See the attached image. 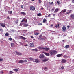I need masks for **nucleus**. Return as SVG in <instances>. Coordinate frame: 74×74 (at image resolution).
I'll use <instances>...</instances> for the list:
<instances>
[{
    "instance_id": "1",
    "label": "nucleus",
    "mask_w": 74,
    "mask_h": 74,
    "mask_svg": "<svg viewBox=\"0 0 74 74\" xmlns=\"http://www.w3.org/2000/svg\"><path fill=\"white\" fill-rule=\"evenodd\" d=\"M58 52L55 50H51L50 52V54L51 55H56Z\"/></svg>"
},
{
    "instance_id": "2",
    "label": "nucleus",
    "mask_w": 74,
    "mask_h": 74,
    "mask_svg": "<svg viewBox=\"0 0 74 74\" xmlns=\"http://www.w3.org/2000/svg\"><path fill=\"white\" fill-rule=\"evenodd\" d=\"M62 30L63 32H66V30H67L66 27L65 26H63L62 28Z\"/></svg>"
},
{
    "instance_id": "3",
    "label": "nucleus",
    "mask_w": 74,
    "mask_h": 74,
    "mask_svg": "<svg viewBox=\"0 0 74 74\" xmlns=\"http://www.w3.org/2000/svg\"><path fill=\"white\" fill-rule=\"evenodd\" d=\"M30 10L31 11H34V10H35V7H34V6H31Z\"/></svg>"
},
{
    "instance_id": "4",
    "label": "nucleus",
    "mask_w": 74,
    "mask_h": 74,
    "mask_svg": "<svg viewBox=\"0 0 74 74\" xmlns=\"http://www.w3.org/2000/svg\"><path fill=\"white\" fill-rule=\"evenodd\" d=\"M19 37L20 39H22V40H26V38L22 36H19Z\"/></svg>"
},
{
    "instance_id": "5",
    "label": "nucleus",
    "mask_w": 74,
    "mask_h": 74,
    "mask_svg": "<svg viewBox=\"0 0 74 74\" xmlns=\"http://www.w3.org/2000/svg\"><path fill=\"white\" fill-rule=\"evenodd\" d=\"M0 24L1 26L3 27H5V23H1Z\"/></svg>"
},
{
    "instance_id": "6",
    "label": "nucleus",
    "mask_w": 74,
    "mask_h": 74,
    "mask_svg": "<svg viewBox=\"0 0 74 74\" xmlns=\"http://www.w3.org/2000/svg\"><path fill=\"white\" fill-rule=\"evenodd\" d=\"M67 11V9H65L63 10H62V11L60 12L61 13H64V12H66Z\"/></svg>"
},
{
    "instance_id": "7",
    "label": "nucleus",
    "mask_w": 74,
    "mask_h": 74,
    "mask_svg": "<svg viewBox=\"0 0 74 74\" xmlns=\"http://www.w3.org/2000/svg\"><path fill=\"white\" fill-rule=\"evenodd\" d=\"M16 54L17 55H22V53L17 51H15Z\"/></svg>"
},
{
    "instance_id": "8",
    "label": "nucleus",
    "mask_w": 74,
    "mask_h": 74,
    "mask_svg": "<svg viewBox=\"0 0 74 74\" xmlns=\"http://www.w3.org/2000/svg\"><path fill=\"white\" fill-rule=\"evenodd\" d=\"M70 16L71 19H74V14H71L70 15Z\"/></svg>"
},
{
    "instance_id": "9",
    "label": "nucleus",
    "mask_w": 74,
    "mask_h": 74,
    "mask_svg": "<svg viewBox=\"0 0 74 74\" xmlns=\"http://www.w3.org/2000/svg\"><path fill=\"white\" fill-rule=\"evenodd\" d=\"M29 45L30 47H34V44L33 43H30Z\"/></svg>"
},
{
    "instance_id": "10",
    "label": "nucleus",
    "mask_w": 74,
    "mask_h": 74,
    "mask_svg": "<svg viewBox=\"0 0 74 74\" xmlns=\"http://www.w3.org/2000/svg\"><path fill=\"white\" fill-rule=\"evenodd\" d=\"M42 53H44L45 55H46V56H49V54L48 53H46V52H43Z\"/></svg>"
},
{
    "instance_id": "11",
    "label": "nucleus",
    "mask_w": 74,
    "mask_h": 74,
    "mask_svg": "<svg viewBox=\"0 0 74 74\" xmlns=\"http://www.w3.org/2000/svg\"><path fill=\"white\" fill-rule=\"evenodd\" d=\"M44 54H41L40 55V58H44Z\"/></svg>"
},
{
    "instance_id": "12",
    "label": "nucleus",
    "mask_w": 74,
    "mask_h": 74,
    "mask_svg": "<svg viewBox=\"0 0 74 74\" xmlns=\"http://www.w3.org/2000/svg\"><path fill=\"white\" fill-rule=\"evenodd\" d=\"M66 60L63 59L62 60V61H61V63H66Z\"/></svg>"
},
{
    "instance_id": "13",
    "label": "nucleus",
    "mask_w": 74,
    "mask_h": 74,
    "mask_svg": "<svg viewBox=\"0 0 74 74\" xmlns=\"http://www.w3.org/2000/svg\"><path fill=\"white\" fill-rule=\"evenodd\" d=\"M24 62H25V61L22 60H21L18 62V63H24Z\"/></svg>"
},
{
    "instance_id": "14",
    "label": "nucleus",
    "mask_w": 74,
    "mask_h": 74,
    "mask_svg": "<svg viewBox=\"0 0 74 74\" xmlns=\"http://www.w3.org/2000/svg\"><path fill=\"white\" fill-rule=\"evenodd\" d=\"M39 48L40 49H43V50H44V49H45V48L42 47H41L40 46H39Z\"/></svg>"
},
{
    "instance_id": "15",
    "label": "nucleus",
    "mask_w": 74,
    "mask_h": 74,
    "mask_svg": "<svg viewBox=\"0 0 74 74\" xmlns=\"http://www.w3.org/2000/svg\"><path fill=\"white\" fill-rule=\"evenodd\" d=\"M35 63H39L40 62V61L38 59H36L35 60Z\"/></svg>"
},
{
    "instance_id": "16",
    "label": "nucleus",
    "mask_w": 74,
    "mask_h": 74,
    "mask_svg": "<svg viewBox=\"0 0 74 74\" xmlns=\"http://www.w3.org/2000/svg\"><path fill=\"white\" fill-rule=\"evenodd\" d=\"M8 14H10V15H11L12 14V11H8Z\"/></svg>"
},
{
    "instance_id": "17",
    "label": "nucleus",
    "mask_w": 74,
    "mask_h": 74,
    "mask_svg": "<svg viewBox=\"0 0 74 74\" xmlns=\"http://www.w3.org/2000/svg\"><path fill=\"white\" fill-rule=\"evenodd\" d=\"M44 49L45 50V51H48L49 50V48H47V47H46L45 48V49H44Z\"/></svg>"
},
{
    "instance_id": "18",
    "label": "nucleus",
    "mask_w": 74,
    "mask_h": 74,
    "mask_svg": "<svg viewBox=\"0 0 74 74\" xmlns=\"http://www.w3.org/2000/svg\"><path fill=\"white\" fill-rule=\"evenodd\" d=\"M71 10H69L68 12H66V15H67L68 14H70V13H71Z\"/></svg>"
},
{
    "instance_id": "19",
    "label": "nucleus",
    "mask_w": 74,
    "mask_h": 74,
    "mask_svg": "<svg viewBox=\"0 0 74 74\" xmlns=\"http://www.w3.org/2000/svg\"><path fill=\"white\" fill-rule=\"evenodd\" d=\"M62 54H57V56L59 58V57H60V56H62Z\"/></svg>"
},
{
    "instance_id": "20",
    "label": "nucleus",
    "mask_w": 74,
    "mask_h": 74,
    "mask_svg": "<svg viewBox=\"0 0 74 74\" xmlns=\"http://www.w3.org/2000/svg\"><path fill=\"white\" fill-rule=\"evenodd\" d=\"M69 45H66L65 46V48H69Z\"/></svg>"
},
{
    "instance_id": "21",
    "label": "nucleus",
    "mask_w": 74,
    "mask_h": 74,
    "mask_svg": "<svg viewBox=\"0 0 74 74\" xmlns=\"http://www.w3.org/2000/svg\"><path fill=\"white\" fill-rule=\"evenodd\" d=\"M48 59L45 58L42 60V62H47V61H48Z\"/></svg>"
},
{
    "instance_id": "22",
    "label": "nucleus",
    "mask_w": 74,
    "mask_h": 74,
    "mask_svg": "<svg viewBox=\"0 0 74 74\" xmlns=\"http://www.w3.org/2000/svg\"><path fill=\"white\" fill-rule=\"evenodd\" d=\"M47 22V20L46 19L44 18L43 21V23H45V22Z\"/></svg>"
},
{
    "instance_id": "23",
    "label": "nucleus",
    "mask_w": 74,
    "mask_h": 74,
    "mask_svg": "<svg viewBox=\"0 0 74 74\" xmlns=\"http://www.w3.org/2000/svg\"><path fill=\"white\" fill-rule=\"evenodd\" d=\"M56 28H59V24H57L56 26Z\"/></svg>"
},
{
    "instance_id": "24",
    "label": "nucleus",
    "mask_w": 74,
    "mask_h": 74,
    "mask_svg": "<svg viewBox=\"0 0 74 74\" xmlns=\"http://www.w3.org/2000/svg\"><path fill=\"white\" fill-rule=\"evenodd\" d=\"M14 45L15 44L14 43H12L11 44V46L12 47H14Z\"/></svg>"
},
{
    "instance_id": "25",
    "label": "nucleus",
    "mask_w": 74,
    "mask_h": 74,
    "mask_svg": "<svg viewBox=\"0 0 74 74\" xmlns=\"http://www.w3.org/2000/svg\"><path fill=\"white\" fill-rule=\"evenodd\" d=\"M29 59L30 60H34V58L32 57L29 58Z\"/></svg>"
},
{
    "instance_id": "26",
    "label": "nucleus",
    "mask_w": 74,
    "mask_h": 74,
    "mask_svg": "<svg viewBox=\"0 0 74 74\" xmlns=\"http://www.w3.org/2000/svg\"><path fill=\"white\" fill-rule=\"evenodd\" d=\"M59 11V9L56 8L55 9V12H58V11Z\"/></svg>"
},
{
    "instance_id": "27",
    "label": "nucleus",
    "mask_w": 74,
    "mask_h": 74,
    "mask_svg": "<svg viewBox=\"0 0 74 74\" xmlns=\"http://www.w3.org/2000/svg\"><path fill=\"white\" fill-rule=\"evenodd\" d=\"M5 36H9V33L7 32L5 34Z\"/></svg>"
},
{
    "instance_id": "28",
    "label": "nucleus",
    "mask_w": 74,
    "mask_h": 74,
    "mask_svg": "<svg viewBox=\"0 0 74 74\" xmlns=\"http://www.w3.org/2000/svg\"><path fill=\"white\" fill-rule=\"evenodd\" d=\"M37 15L38 16H41L42 14H41V13H39L37 14Z\"/></svg>"
},
{
    "instance_id": "29",
    "label": "nucleus",
    "mask_w": 74,
    "mask_h": 74,
    "mask_svg": "<svg viewBox=\"0 0 74 74\" xmlns=\"http://www.w3.org/2000/svg\"><path fill=\"white\" fill-rule=\"evenodd\" d=\"M14 71H16V72H17V71H18V69H14Z\"/></svg>"
},
{
    "instance_id": "30",
    "label": "nucleus",
    "mask_w": 74,
    "mask_h": 74,
    "mask_svg": "<svg viewBox=\"0 0 74 74\" xmlns=\"http://www.w3.org/2000/svg\"><path fill=\"white\" fill-rule=\"evenodd\" d=\"M21 14H23V15H26V13L24 12H21Z\"/></svg>"
},
{
    "instance_id": "31",
    "label": "nucleus",
    "mask_w": 74,
    "mask_h": 74,
    "mask_svg": "<svg viewBox=\"0 0 74 74\" xmlns=\"http://www.w3.org/2000/svg\"><path fill=\"white\" fill-rule=\"evenodd\" d=\"M33 51H35V52H37V49H33Z\"/></svg>"
},
{
    "instance_id": "32",
    "label": "nucleus",
    "mask_w": 74,
    "mask_h": 74,
    "mask_svg": "<svg viewBox=\"0 0 74 74\" xmlns=\"http://www.w3.org/2000/svg\"><path fill=\"white\" fill-rule=\"evenodd\" d=\"M40 34L39 33H35L34 35H36V36H37V35H38V34Z\"/></svg>"
},
{
    "instance_id": "33",
    "label": "nucleus",
    "mask_w": 74,
    "mask_h": 74,
    "mask_svg": "<svg viewBox=\"0 0 74 74\" xmlns=\"http://www.w3.org/2000/svg\"><path fill=\"white\" fill-rule=\"evenodd\" d=\"M57 3L59 5L60 4V1H57Z\"/></svg>"
},
{
    "instance_id": "34",
    "label": "nucleus",
    "mask_w": 74,
    "mask_h": 74,
    "mask_svg": "<svg viewBox=\"0 0 74 74\" xmlns=\"http://www.w3.org/2000/svg\"><path fill=\"white\" fill-rule=\"evenodd\" d=\"M41 37H42V35H40L39 36V39H41L42 38Z\"/></svg>"
},
{
    "instance_id": "35",
    "label": "nucleus",
    "mask_w": 74,
    "mask_h": 74,
    "mask_svg": "<svg viewBox=\"0 0 74 74\" xmlns=\"http://www.w3.org/2000/svg\"><path fill=\"white\" fill-rule=\"evenodd\" d=\"M9 72L10 73V74H13V73H14V72L12 71H10Z\"/></svg>"
},
{
    "instance_id": "36",
    "label": "nucleus",
    "mask_w": 74,
    "mask_h": 74,
    "mask_svg": "<svg viewBox=\"0 0 74 74\" xmlns=\"http://www.w3.org/2000/svg\"><path fill=\"white\" fill-rule=\"evenodd\" d=\"M64 66H62L61 67V70H63L64 69Z\"/></svg>"
},
{
    "instance_id": "37",
    "label": "nucleus",
    "mask_w": 74,
    "mask_h": 74,
    "mask_svg": "<svg viewBox=\"0 0 74 74\" xmlns=\"http://www.w3.org/2000/svg\"><path fill=\"white\" fill-rule=\"evenodd\" d=\"M53 2H52L51 3L49 2V4H50V5H52L53 4Z\"/></svg>"
},
{
    "instance_id": "38",
    "label": "nucleus",
    "mask_w": 74,
    "mask_h": 74,
    "mask_svg": "<svg viewBox=\"0 0 74 74\" xmlns=\"http://www.w3.org/2000/svg\"><path fill=\"white\" fill-rule=\"evenodd\" d=\"M40 40H43V41H44L45 40V39L44 38H42L40 39Z\"/></svg>"
},
{
    "instance_id": "39",
    "label": "nucleus",
    "mask_w": 74,
    "mask_h": 74,
    "mask_svg": "<svg viewBox=\"0 0 74 74\" xmlns=\"http://www.w3.org/2000/svg\"><path fill=\"white\" fill-rule=\"evenodd\" d=\"M9 41H12V38H9Z\"/></svg>"
},
{
    "instance_id": "40",
    "label": "nucleus",
    "mask_w": 74,
    "mask_h": 74,
    "mask_svg": "<svg viewBox=\"0 0 74 74\" xmlns=\"http://www.w3.org/2000/svg\"><path fill=\"white\" fill-rule=\"evenodd\" d=\"M0 31H1V32H3V30L2 29H0Z\"/></svg>"
},
{
    "instance_id": "41",
    "label": "nucleus",
    "mask_w": 74,
    "mask_h": 74,
    "mask_svg": "<svg viewBox=\"0 0 74 74\" xmlns=\"http://www.w3.org/2000/svg\"><path fill=\"white\" fill-rule=\"evenodd\" d=\"M38 1H39V3H42V1H41L40 0H39Z\"/></svg>"
},
{
    "instance_id": "42",
    "label": "nucleus",
    "mask_w": 74,
    "mask_h": 74,
    "mask_svg": "<svg viewBox=\"0 0 74 74\" xmlns=\"http://www.w3.org/2000/svg\"><path fill=\"white\" fill-rule=\"evenodd\" d=\"M25 21V19H23L22 21H21V22H23Z\"/></svg>"
},
{
    "instance_id": "43",
    "label": "nucleus",
    "mask_w": 74,
    "mask_h": 74,
    "mask_svg": "<svg viewBox=\"0 0 74 74\" xmlns=\"http://www.w3.org/2000/svg\"><path fill=\"white\" fill-rule=\"evenodd\" d=\"M7 19H8H8H10V17H9V16H8L7 17Z\"/></svg>"
},
{
    "instance_id": "44",
    "label": "nucleus",
    "mask_w": 74,
    "mask_h": 74,
    "mask_svg": "<svg viewBox=\"0 0 74 74\" xmlns=\"http://www.w3.org/2000/svg\"><path fill=\"white\" fill-rule=\"evenodd\" d=\"M3 59H0V61L1 62H2V61H3Z\"/></svg>"
},
{
    "instance_id": "45",
    "label": "nucleus",
    "mask_w": 74,
    "mask_h": 74,
    "mask_svg": "<svg viewBox=\"0 0 74 74\" xmlns=\"http://www.w3.org/2000/svg\"><path fill=\"white\" fill-rule=\"evenodd\" d=\"M29 26V25H28V24H26L25 25V27H27V26Z\"/></svg>"
},
{
    "instance_id": "46",
    "label": "nucleus",
    "mask_w": 74,
    "mask_h": 74,
    "mask_svg": "<svg viewBox=\"0 0 74 74\" xmlns=\"http://www.w3.org/2000/svg\"><path fill=\"white\" fill-rule=\"evenodd\" d=\"M18 21H19V19H18L16 21V23H18Z\"/></svg>"
},
{
    "instance_id": "47",
    "label": "nucleus",
    "mask_w": 74,
    "mask_h": 74,
    "mask_svg": "<svg viewBox=\"0 0 74 74\" xmlns=\"http://www.w3.org/2000/svg\"><path fill=\"white\" fill-rule=\"evenodd\" d=\"M71 3H74V0H72Z\"/></svg>"
},
{
    "instance_id": "48",
    "label": "nucleus",
    "mask_w": 74,
    "mask_h": 74,
    "mask_svg": "<svg viewBox=\"0 0 74 74\" xmlns=\"http://www.w3.org/2000/svg\"><path fill=\"white\" fill-rule=\"evenodd\" d=\"M21 8L22 9H23V5L21 6Z\"/></svg>"
},
{
    "instance_id": "49",
    "label": "nucleus",
    "mask_w": 74,
    "mask_h": 74,
    "mask_svg": "<svg viewBox=\"0 0 74 74\" xmlns=\"http://www.w3.org/2000/svg\"><path fill=\"white\" fill-rule=\"evenodd\" d=\"M50 16H51V14H49V15L48 16V17H50Z\"/></svg>"
},
{
    "instance_id": "50",
    "label": "nucleus",
    "mask_w": 74,
    "mask_h": 74,
    "mask_svg": "<svg viewBox=\"0 0 74 74\" xmlns=\"http://www.w3.org/2000/svg\"><path fill=\"white\" fill-rule=\"evenodd\" d=\"M44 69H45V70H46V69H48V68L46 67L44 68Z\"/></svg>"
},
{
    "instance_id": "51",
    "label": "nucleus",
    "mask_w": 74,
    "mask_h": 74,
    "mask_svg": "<svg viewBox=\"0 0 74 74\" xmlns=\"http://www.w3.org/2000/svg\"><path fill=\"white\" fill-rule=\"evenodd\" d=\"M1 74H3L4 73V72L2 71H1Z\"/></svg>"
},
{
    "instance_id": "52",
    "label": "nucleus",
    "mask_w": 74,
    "mask_h": 74,
    "mask_svg": "<svg viewBox=\"0 0 74 74\" xmlns=\"http://www.w3.org/2000/svg\"><path fill=\"white\" fill-rule=\"evenodd\" d=\"M39 25H42V23H39Z\"/></svg>"
},
{
    "instance_id": "53",
    "label": "nucleus",
    "mask_w": 74,
    "mask_h": 74,
    "mask_svg": "<svg viewBox=\"0 0 74 74\" xmlns=\"http://www.w3.org/2000/svg\"><path fill=\"white\" fill-rule=\"evenodd\" d=\"M27 62V60H24V62Z\"/></svg>"
},
{
    "instance_id": "54",
    "label": "nucleus",
    "mask_w": 74,
    "mask_h": 74,
    "mask_svg": "<svg viewBox=\"0 0 74 74\" xmlns=\"http://www.w3.org/2000/svg\"><path fill=\"white\" fill-rule=\"evenodd\" d=\"M54 9H55V8H53L52 9V11H53V10H54Z\"/></svg>"
},
{
    "instance_id": "55",
    "label": "nucleus",
    "mask_w": 74,
    "mask_h": 74,
    "mask_svg": "<svg viewBox=\"0 0 74 74\" xmlns=\"http://www.w3.org/2000/svg\"><path fill=\"white\" fill-rule=\"evenodd\" d=\"M67 27L68 29H69V27H70V26H67Z\"/></svg>"
},
{
    "instance_id": "56",
    "label": "nucleus",
    "mask_w": 74,
    "mask_h": 74,
    "mask_svg": "<svg viewBox=\"0 0 74 74\" xmlns=\"http://www.w3.org/2000/svg\"><path fill=\"white\" fill-rule=\"evenodd\" d=\"M31 38H34V37L33 36H31Z\"/></svg>"
},
{
    "instance_id": "57",
    "label": "nucleus",
    "mask_w": 74,
    "mask_h": 74,
    "mask_svg": "<svg viewBox=\"0 0 74 74\" xmlns=\"http://www.w3.org/2000/svg\"><path fill=\"white\" fill-rule=\"evenodd\" d=\"M53 16H55V17L56 16V15L55 14H53Z\"/></svg>"
},
{
    "instance_id": "58",
    "label": "nucleus",
    "mask_w": 74,
    "mask_h": 74,
    "mask_svg": "<svg viewBox=\"0 0 74 74\" xmlns=\"http://www.w3.org/2000/svg\"><path fill=\"white\" fill-rule=\"evenodd\" d=\"M25 46H28V45L27 44H26L25 45Z\"/></svg>"
},
{
    "instance_id": "59",
    "label": "nucleus",
    "mask_w": 74,
    "mask_h": 74,
    "mask_svg": "<svg viewBox=\"0 0 74 74\" xmlns=\"http://www.w3.org/2000/svg\"><path fill=\"white\" fill-rule=\"evenodd\" d=\"M44 39H47V38H46V37H45V36H44Z\"/></svg>"
},
{
    "instance_id": "60",
    "label": "nucleus",
    "mask_w": 74,
    "mask_h": 74,
    "mask_svg": "<svg viewBox=\"0 0 74 74\" xmlns=\"http://www.w3.org/2000/svg\"><path fill=\"white\" fill-rule=\"evenodd\" d=\"M27 19H26V21H25L24 22H27Z\"/></svg>"
},
{
    "instance_id": "61",
    "label": "nucleus",
    "mask_w": 74,
    "mask_h": 74,
    "mask_svg": "<svg viewBox=\"0 0 74 74\" xmlns=\"http://www.w3.org/2000/svg\"><path fill=\"white\" fill-rule=\"evenodd\" d=\"M66 55L64 56V57H66Z\"/></svg>"
},
{
    "instance_id": "62",
    "label": "nucleus",
    "mask_w": 74,
    "mask_h": 74,
    "mask_svg": "<svg viewBox=\"0 0 74 74\" xmlns=\"http://www.w3.org/2000/svg\"><path fill=\"white\" fill-rule=\"evenodd\" d=\"M43 9H44V8H41V10H43Z\"/></svg>"
},
{
    "instance_id": "63",
    "label": "nucleus",
    "mask_w": 74,
    "mask_h": 74,
    "mask_svg": "<svg viewBox=\"0 0 74 74\" xmlns=\"http://www.w3.org/2000/svg\"><path fill=\"white\" fill-rule=\"evenodd\" d=\"M62 42H64V40H62Z\"/></svg>"
},
{
    "instance_id": "64",
    "label": "nucleus",
    "mask_w": 74,
    "mask_h": 74,
    "mask_svg": "<svg viewBox=\"0 0 74 74\" xmlns=\"http://www.w3.org/2000/svg\"><path fill=\"white\" fill-rule=\"evenodd\" d=\"M53 25L52 24L51 25V26H53Z\"/></svg>"
}]
</instances>
